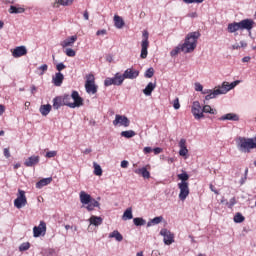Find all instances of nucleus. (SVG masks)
Here are the masks:
<instances>
[{
	"label": "nucleus",
	"instance_id": "1",
	"mask_svg": "<svg viewBox=\"0 0 256 256\" xmlns=\"http://www.w3.org/2000/svg\"><path fill=\"white\" fill-rule=\"evenodd\" d=\"M241 83V80H236L229 84V82H223L221 86H218L214 90L212 89H205L202 90V95L205 96V101H211V99H217L219 95H227L231 89H235L237 85Z\"/></svg>",
	"mask_w": 256,
	"mask_h": 256
},
{
	"label": "nucleus",
	"instance_id": "2",
	"mask_svg": "<svg viewBox=\"0 0 256 256\" xmlns=\"http://www.w3.org/2000/svg\"><path fill=\"white\" fill-rule=\"evenodd\" d=\"M236 147L240 153H251L252 149H256V136L254 138L239 136L236 138Z\"/></svg>",
	"mask_w": 256,
	"mask_h": 256
},
{
	"label": "nucleus",
	"instance_id": "3",
	"mask_svg": "<svg viewBox=\"0 0 256 256\" xmlns=\"http://www.w3.org/2000/svg\"><path fill=\"white\" fill-rule=\"evenodd\" d=\"M201 37L199 32H191L187 34L185 42L182 44L183 53H193L197 48V40Z\"/></svg>",
	"mask_w": 256,
	"mask_h": 256
},
{
	"label": "nucleus",
	"instance_id": "4",
	"mask_svg": "<svg viewBox=\"0 0 256 256\" xmlns=\"http://www.w3.org/2000/svg\"><path fill=\"white\" fill-rule=\"evenodd\" d=\"M85 89L89 95H95L97 93L98 87L95 85V76L93 74L86 76Z\"/></svg>",
	"mask_w": 256,
	"mask_h": 256
},
{
	"label": "nucleus",
	"instance_id": "5",
	"mask_svg": "<svg viewBox=\"0 0 256 256\" xmlns=\"http://www.w3.org/2000/svg\"><path fill=\"white\" fill-rule=\"evenodd\" d=\"M149 49V32L147 30H144L142 33V42H141V59H147L148 51Z\"/></svg>",
	"mask_w": 256,
	"mask_h": 256
},
{
	"label": "nucleus",
	"instance_id": "6",
	"mask_svg": "<svg viewBox=\"0 0 256 256\" xmlns=\"http://www.w3.org/2000/svg\"><path fill=\"white\" fill-rule=\"evenodd\" d=\"M191 113L196 121L205 119V114H203V108L201 107V103H199V101L193 102L191 107Z\"/></svg>",
	"mask_w": 256,
	"mask_h": 256
},
{
	"label": "nucleus",
	"instance_id": "7",
	"mask_svg": "<svg viewBox=\"0 0 256 256\" xmlns=\"http://www.w3.org/2000/svg\"><path fill=\"white\" fill-rule=\"evenodd\" d=\"M27 205V196H25V191L19 189L17 198L14 200V207L16 209H23Z\"/></svg>",
	"mask_w": 256,
	"mask_h": 256
},
{
	"label": "nucleus",
	"instance_id": "8",
	"mask_svg": "<svg viewBox=\"0 0 256 256\" xmlns=\"http://www.w3.org/2000/svg\"><path fill=\"white\" fill-rule=\"evenodd\" d=\"M123 75L121 73H116L114 75V77L110 78H106L104 81V85L105 87H111V85H116V86H120L123 85Z\"/></svg>",
	"mask_w": 256,
	"mask_h": 256
},
{
	"label": "nucleus",
	"instance_id": "9",
	"mask_svg": "<svg viewBox=\"0 0 256 256\" xmlns=\"http://www.w3.org/2000/svg\"><path fill=\"white\" fill-rule=\"evenodd\" d=\"M112 123L114 127H118V125L119 127H129V125H131V121L129 120V118H127V116L119 114L115 115V119Z\"/></svg>",
	"mask_w": 256,
	"mask_h": 256
},
{
	"label": "nucleus",
	"instance_id": "10",
	"mask_svg": "<svg viewBox=\"0 0 256 256\" xmlns=\"http://www.w3.org/2000/svg\"><path fill=\"white\" fill-rule=\"evenodd\" d=\"M160 235L163 237V242L166 245H172V243H175V234H173L168 229L166 228L161 229Z\"/></svg>",
	"mask_w": 256,
	"mask_h": 256
},
{
	"label": "nucleus",
	"instance_id": "11",
	"mask_svg": "<svg viewBox=\"0 0 256 256\" xmlns=\"http://www.w3.org/2000/svg\"><path fill=\"white\" fill-rule=\"evenodd\" d=\"M239 25L240 31H248V33H251L253 27H255V21H253V19L246 18L244 20H241L239 22Z\"/></svg>",
	"mask_w": 256,
	"mask_h": 256
},
{
	"label": "nucleus",
	"instance_id": "12",
	"mask_svg": "<svg viewBox=\"0 0 256 256\" xmlns=\"http://www.w3.org/2000/svg\"><path fill=\"white\" fill-rule=\"evenodd\" d=\"M45 233H47V224L44 221H40V224L33 228V235L34 237H45Z\"/></svg>",
	"mask_w": 256,
	"mask_h": 256
},
{
	"label": "nucleus",
	"instance_id": "13",
	"mask_svg": "<svg viewBox=\"0 0 256 256\" xmlns=\"http://www.w3.org/2000/svg\"><path fill=\"white\" fill-rule=\"evenodd\" d=\"M178 188L180 190L179 199L180 201H185L189 197V183H178Z\"/></svg>",
	"mask_w": 256,
	"mask_h": 256
},
{
	"label": "nucleus",
	"instance_id": "14",
	"mask_svg": "<svg viewBox=\"0 0 256 256\" xmlns=\"http://www.w3.org/2000/svg\"><path fill=\"white\" fill-rule=\"evenodd\" d=\"M70 97L74 101L72 102V104H70V109H75V107L83 106V98L79 96V92L73 91Z\"/></svg>",
	"mask_w": 256,
	"mask_h": 256
},
{
	"label": "nucleus",
	"instance_id": "15",
	"mask_svg": "<svg viewBox=\"0 0 256 256\" xmlns=\"http://www.w3.org/2000/svg\"><path fill=\"white\" fill-rule=\"evenodd\" d=\"M123 80L125 79H137L139 77V71L133 68H128L122 74Z\"/></svg>",
	"mask_w": 256,
	"mask_h": 256
},
{
	"label": "nucleus",
	"instance_id": "16",
	"mask_svg": "<svg viewBox=\"0 0 256 256\" xmlns=\"http://www.w3.org/2000/svg\"><path fill=\"white\" fill-rule=\"evenodd\" d=\"M178 146L180 147L179 155L180 157H187L189 149H187V140L185 138L180 139Z\"/></svg>",
	"mask_w": 256,
	"mask_h": 256
},
{
	"label": "nucleus",
	"instance_id": "17",
	"mask_svg": "<svg viewBox=\"0 0 256 256\" xmlns=\"http://www.w3.org/2000/svg\"><path fill=\"white\" fill-rule=\"evenodd\" d=\"M75 0H54V3H52L53 9H59V7H70V5H73Z\"/></svg>",
	"mask_w": 256,
	"mask_h": 256
},
{
	"label": "nucleus",
	"instance_id": "18",
	"mask_svg": "<svg viewBox=\"0 0 256 256\" xmlns=\"http://www.w3.org/2000/svg\"><path fill=\"white\" fill-rule=\"evenodd\" d=\"M12 55L15 59H18V57H23L24 55H27V47L25 46L16 47L13 50Z\"/></svg>",
	"mask_w": 256,
	"mask_h": 256
},
{
	"label": "nucleus",
	"instance_id": "19",
	"mask_svg": "<svg viewBox=\"0 0 256 256\" xmlns=\"http://www.w3.org/2000/svg\"><path fill=\"white\" fill-rule=\"evenodd\" d=\"M75 41H77V35H73V36L66 38L65 40H63L60 43V45H61V47H63V49H65L67 47H73V45H75Z\"/></svg>",
	"mask_w": 256,
	"mask_h": 256
},
{
	"label": "nucleus",
	"instance_id": "20",
	"mask_svg": "<svg viewBox=\"0 0 256 256\" xmlns=\"http://www.w3.org/2000/svg\"><path fill=\"white\" fill-rule=\"evenodd\" d=\"M40 157L39 156H30L28 159L25 160L24 165L26 167H35V165H37L40 161Z\"/></svg>",
	"mask_w": 256,
	"mask_h": 256
},
{
	"label": "nucleus",
	"instance_id": "21",
	"mask_svg": "<svg viewBox=\"0 0 256 256\" xmlns=\"http://www.w3.org/2000/svg\"><path fill=\"white\" fill-rule=\"evenodd\" d=\"M63 79H65L63 73L57 72L52 78V83L55 85V87H61V85H63Z\"/></svg>",
	"mask_w": 256,
	"mask_h": 256
},
{
	"label": "nucleus",
	"instance_id": "22",
	"mask_svg": "<svg viewBox=\"0 0 256 256\" xmlns=\"http://www.w3.org/2000/svg\"><path fill=\"white\" fill-rule=\"evenodd\" d=\"M93 200L94 198L87 194L85 191L80 192V202L82 203V205H89V203Z\"/></svg>",
	"mask_w": 256,
	"mask_h": 256
},
{
	"label": "nucleus",
	"instance_id": "23",
	"mask_svg": "<svg viewBox=\"0 0 256 256\" xmlns=\"http://www.w3.org/2000/svg\"><path fill=\"white\" fill-rule=\"evenodd\" d=\"M219 121H239V115L235 113H227L218 118Z\"/></svg>",
	"mask_w": 256,
	"mask_h": 256
},
{
	"label": "nucleus",
	"instance_id": "24",
	"mask_svg": "<svg viewBox=\"0 0 256 256\" xmlns=\"http://www.w3.org/2000/svg\"><path fill=\"white\" fill-rule=\"evenodd\" d=\"M53 181V177L43 178L36 183V189H43V187H47V185H51Z\"/></svg>",
	"mask_w": 256,
	"mask_h": 256
},
{
	"label": "nucleus",
	"instance_id": "25",
	"mask_svg": "<svg viewBox=\"0 0 256 256\" xmlns=\"http://www.w3.org/2000/svg\"><path fill=\"white\" fill-rule=\"evenodd\" d=\"M136 175H141L144 179H149L151 177V173L147 170V167H142L134 170Z\"/></svg>",
	"mask_w": 256,
	"mask_h": 256
},
{
	"label": "nucleus",
	"instance_id": "26",
	"mask_svg": "<svg viewBox=\"0 0 256 256\" xmlns=\"http://www.w3.org/2000/svg\"><path fill=\"white\" fill-rule=\"evenodd\" d=\"M228 33H237V31H241V26L239 22H232L228 24L227 27Z\"/></svg>",
	"mask_w": 256,
	"mask_h": 256
},
{
	"label": "nucleus",
	"instance_id": "27",
	"mask_svg": "<svg viewBox=\"0 0 256 256\" xmlns=\"http://www.w3.org/2000/svg\"><path fill=\"white\" fill-rule=\"evenodd\" d=\"M155 87H157V83H155V82L148 83V85L143 90L144 95H146V97L151 96V93H153V91H155Z\"/></svg>",
	"mask_w": 256,
	"mask_h": 256
},
{
	"label": "nucleus",
	"instance_id": "28",
	"mask_svg": "<svg viewBox=\"0 0 256 256\" xmlns=\"http://www.w3.org/2000/svg\"><path fill=\"white\" fill-rule=\"evenodd\" d=\"M99 201H101V197H98L97 200L94 199L90 203L86 204L87 211H93L95 207L99 209V207H101V204L99 203Z\"/></svg>",
	"mask_w": 256,
	"mask_h": 256
},
{
	"label": "nucleus",
	"instance_id": "29",
	"mask_svg": "<svg viewBox=\"0 0 256 256\" xmlns=\"http://www.w3.org/2000/svg\"><path fill=\"white\" fill-rule=\"evenodd\" d=\"M51 109H53L51 104H44L40 106L39 111L43 117H47V115L51 113Z\"/></svg>",
	"mask_w": 256,
	"mask_h": 256
},
{
	"label": "nucleus",
	"instance_id": "30",
	"mask_svg": "<svg viewBox=\"0 0 256 256\" xmlns=\"http://www.w3.org/2000/svg\"><path fill=\"white\" fill-rule=\"evenodd\" d=\"M109 239H115V241H118V243H121L123 241V235L120 231L114 230L108 235Z\"/></svg>",
	"mask_w": 256,
	"mask_h": 256
},
{
	"label": "nucleus",
	"instance_id": "31",
	"mask_svg": "<svg viewBox=\"0 0 256 256\" xmlns=\"http://www.w3.org/2000/svg\"><path fill=\"white\" fill-rule=\"evenodd\" d=\"M114 25H115L116 29H123V27H125V21L123 20V18H121V16L115 15L114 16Z\"/></svg>",
	"mask_w": 256,
	"mask_h": 256
},
{
	"label": "nucleus",
	"instance_id": "32",
	"mask_svg": "<svg viewBox=\"0 0 256 256\" xmlns=\"http://www.w3.org/2000/svg\"><path fill=\"white\" fill-rule=\"evenodd\" d=\"M90 225H94V227H99L103 223V218L100 216H91L89 218Z\"/></svg>",
	"mask_w": 256,
	"mask_h": 256
},
{
	"label": "nucleus",
	"instance_id": "33",
	"mask_svg": "<svg viewBox=\"0 0 256 256\" xmlns=\"http://www.w3.org/2000/svg\"><path fill=\"white\" fill-rule=\"evenodd\" d=\"M65 104H63V98L62 97H56L53 99V109H59L63 107Z\"/></svg>",
	"mask_w": 256,
	"mask_h": 256
},
{
	"label": "nucleus",
	"instance_id": "34",
	"mask_svg": "<svg viewBox=\"0 0 256 256\" xmlns=\"http://www.w3.org/2000/svg\"><path fill=\"white\" fill-rule=\"evenodd\" d=\"M8 11L10 14L18 15L20 13H25V8H21V7H17V6H10Z\"/></svg>",
	"mask_w": 256,
	"mask_h": 256
},
{
	"label": "nucleus",
	"instance_id": "35",
	"mask_svg": "<svg viewBox=\"0 0 256 256\" xmlns=\"http://www.w3.org/2000/svg\"><path fill=\"white\" fill-rule=\"evenodd\" d=\"M202 113H209L210 115H217V109L212 108L210 105H204L202 108Z\"/></svg>",
	"mask_w": 256,
	"mask_h": 256
},
{
	"label": "nucleus",
	"instance_id": "36",
	"mask_svg": "<svg viewBox=\"0 0 256 256\" xmlns=\"http://www.w3.org/2000/svg\"><path fill=\"white\" fill-rule=\"evenodd\" d=\"M122 219L123 221H129L133 219V210L131 208L126 209L122 216Z\"/></svg>",
	"mask_w": 256,
	"mask_h": 256
},
{
	"label": "nucleus",
	"instance_id": "37",
	"mask_svg": "<svg viewBox=\"0 0 256 256\" xmlns=\"http://www.w3.org/2000/svg\"><path fill=\"white\" fill-rule=\"evenodd\" d=\"M94 167V175L97 177H101L103 175V169L101 168V165H99L97 162H93Z\"/></svg>",
	"mask_w": 256,
	"mask_h": 256
},
{
	"label": "nucleus",
	"instance_id": "38",
	"mask_svg": "<svg viewBox=\"0 0 256 256\" xmlns=\"http://www.w3.org/2000/svg\"><path fill=\"white\" fill-rule=\"evenodd\" d=\"M161 221H163L162 216L155 217L147 223V227H153V225H159Z\"/></svg>",
	"mask_w": 256,
	"mask_h": 256
},
{
	"label": "nucleus",
	"instance_id": "39",
	"mask_svg": "<svg viewBox=\"0 0 256 256\" xmlns=\"http://www.w3.org/2000/svg\"><path fill=\"white\" fill-rule=\"evenodd\" d=\"M137 134L133 130H126L121 132V137H125L126 139H131L135 137Z\"/></svg>",
	"mask_w": 256,
	"mask_h": 256
},
{
	"label": "nucleus",
	"instance_id": "40",
	"mask_svg": "<svg viewBox=\"0 0 256 256\" xmlns=\"http://www.w3.org/2000/svg\"><path fill=\"white\" fill-rule=\"evenodd\" d=\"M133 223L134 225H136V227H143V225H145L147 221H145V219L143 218L137 217L133 219Z\"/></svg>",
	"mask_w": 256,
	"mask_h": 256
},
{
	"label": "nucleus",
	"instance_id": "41",
	"mask_svg": "<svg viewBox=\"0 0 256 256\" xmlns=\"http://www.w3.org/2000/svg\"><path fill=\"white\" fill-rule=\"evenodd\" d=\"M178 179L181 181L180 183H189V174L187 172H183L181 174H178Z\"/></svg>",
	"mask_w": 256,
	"mask_h": 256
},
{
	"label": "nucleus",
	"instance_id": "42",
	"mask_svg": "<svg viewBox=\"0 0 256 256\" xmlns=\"http://www.w3.org/2000/svg\"><path fill=\"white\" fill-rule=\"evenodd\" d=\"M62 103L66 105V107H71V105H73V102H71V95H64Z\"/></svg>",
	"mask_w": 256,
	"mask_h": 256
},
{
	"label": "nucleus",
	"instance_id": "43",
	"mask_svg": "<svg viewBox=\"0 0 256 256\" xmlns=\"http://www.w3.org/2000/svg\"><path fill=\"white\" fill-rule=\"evenodd\" d=\"M179 51H183V45H178V46H176V47L170 52L171 57H177V55H179Z\"/></svg>",
	"mask_w": 256,
	"mask_h": 256
},
{
	"label": "nucleus",
	"instance_id": "44",
	"mask_svg": "<svg viewBox=\"0 0 256 256\" xmlns=\"http://www.w3.org/2000/svg\"><path fill=\"white\" fill-rule=\"evenodd\" d=\"M243 221H245V216L239 212L236 213L234 216V223H243Z\"/></svg>",
	"mask_w": 256,
	"mask_h": 256
},
{
	"label": "nucleus",
	"instance_id": "45",
	"mask_svg": "<svg viewBox=\"0 0 256 256\" xmlns=\"http://www.w3.org/2000/svg\"><path fill=\"white\" fill-rule=\"evenodd\" d=\"M48 69H49V66H47V64H43V65L39 66L37 68V71H39L38 75H45V72H47Z\"/></svg>",
	"mask_w": 256,
	"mask_h": 256
},
{
	"label": "nucleus",
	"instance_id": "46",
	"mask_svg": "<svg viewBox=\"0 0 256 256\" xmlns=\"http://www.w3.org/2000/svg\"><path fill=\"white\" fill-rule=\"evenodd\" d=\"M153 75H155V70L153 68H148L144 74V77H146V79H151Z\"/></svg>",
	"mask_w": 256,
	"mask_h": 256
},
{
	"label": "nucleus",
	"instance_id": "47",
	"mask_svg": "<svg viewBox=\"0 0 256 256\" xmlns=\"http://www.w3.org/2000/svg\"><path fill=\"white\" fill-rule=\"evenodd\" d=\"M65 54L67 55V57H75V55H77L73 48H66Z\"/></svg>",
	"mask_w": 256,
	"mask_h": 256
},
{
	"label": "nucleus",
	"instance_id": "48",
	"mask_svg": "<svg viewBox=\"0 0 256 256\" xmlns=\"http://www.w3.org/2000/svg\"><path fill=\"white\" fill-rule=\"evenodd\" d=\"M29 247H31V245L29 244V242L22 243V244L19 246V251H28Z\"/></svg>",
	"mask_w": 256,
	"mask_h": 256
},
{
	"label": "nucleus",
	"instance_id": "49",
	"mask_svg": "<svg viewBox=\"0 0 256 256\" xmlns=\"http://www.w3.org/2000/svg\"><path fill=\"white\" fill-rule=\"evenodd\" d=\"M237 204V200L235 197L231 198L230 201L228 202V207L229 209H233V207Z\"/></svg>",
	"mask_w": 256,
	"mask_h": 256
},
{
	"label": "nucleus",
	"instance_id": "50",
	"mask_svg": "<svg viewBox=\"0 0 256 256\" xmlns=\"http://www.w3.org/2000/svg\"><path fill=\"white\" fill-rule=\"evenodd\" d=\"M173 108L176 110L181 109V104L179 103V98H175V100L173 101Z\"/></svg>",
	"mask_w": 256,
	"mask_h": 256
},
{
	"label": "nucleus",
	"instance_id": "51",
	"mask_svg": "<svg viewBox=\"0 0 256 256\" xmlns=\"http://www.w3.org/2000/svg\"><path fill=\"white\" fill-rule=\"evenodd\" d=\"M46 157H47L48 159H51V158H53V157H57V151H49V152H47V153H46Z\"/></svg>",
	"mask_w": 256,
	"mask_h": 256
},
{
	"label": "nucleus",
	"instance_id": "52",
	"mask_svg": "<svg viewBox=\"0 0 256 256\" xmlns=\"http://www.w3.org/2000/svg\"><path fill=\"white\" fill-rule=\"evenodd\" d=\"M205 0H183L187 5H191L192 3H203Z\"/></svg>",
	"mask_w": 256,
	"mask_h": 256
},
{
	"label": "nucleus",
	"instance_id": "53",
	"mask_svg": "<svg viewBox=\"0 0 256 256\" xmlns=\"http://www.w3.org/2000/svg\"><path fill=\"white\" fill-rule=\"evenodd\" d=\"M195 91H201V93L203 92V85H201V83L196 82L195 83Z\"/></svg>",
	"mask_w": 256,
	"mask_h": 256
},
{
	"label": "nucleus",
	"instance_id": "54",
	"mask_svg": "<svg viewBox=\"0 0 256 256\" xmlns=\"http://www.w3.org/2000/svg\"><path fill=\"white\" fill-rule=\"evenodd\" d=\"M65 64H63V62H61V63H59V64H57L56 65V69H57V71H59V72H61V71H63V69H65Z\"/></svg>",
	"mask_w": 256,
	"mask_h": 256
},
{
	"label": "nucleus",
	"instance_id": "55",
	"mask_svg": "<svg viewBox=\"0 0 256 256\" xmlns=\"http://www.w3.org/2000/svg\"><path fill=\"white\" fill-rule=\"evenodd\" d=\"M122 169H127L129 167V162L127 160H123L121 162Z\"/></svg>",
	"mask_w": 256,
	"mask_h": 256
},
{
	"label": "nucleus",
	"instance_id": "56",
	"mask_svg": "<svg viewBox=\"0 0 256 256\" xmlns=\"http://www.w3.org/2000/svg\"><path fill=\"white\" fill-rule=\"evenodd\" d=\"M155 155H159V153H163V148L156 147L153 149Z\"/></svg>",
	"mask_w": 256,
	"mask_h": 256
},
{
	"label": "nucleus",
	"instance_id": "57",
	"mask_svg": "<svg viewBox=\"0 0 256 256\" xmlns=\"http://www.w3.org/2000/svg\"><path fill=\"white\" fill-rule=\"evenodd\" d=\"M4 156L6 157V159H9V157H11V152H9V148L4 149Z\"/></svg>",
	"mask_w": 256,
	"mask_h": 256
},
{
	"label": "nucleus",
	"instance_id": "58",
	"mask_svg": "<svg viewBox=\"0 0 256 256\" xmlns=\"http://www.w3.org/2000/svg\"><path fill=\"white\" fill-rule=\"evenodd\" d=\"M96 35H107V30H105V29H102V30H98L97 32H96Z\"/></svg>",
	"mask_w": 256,
	"mask_h": 256
},
{
	"label": "nucleus",
	"instance_id": "59",
	"mask_svg": "<svg viewBox=\"0 0 256 256\" xmlns=\"http://www.w3.org/2000/svg\"><path fill=\"white\" fill-rule=\"evenodd\" d=\"M83 17H84L85 21H89V12L87 10L84 11Z\"/></svg>",
	"mask_w": 256,
	"mask_h": 256
},
{
	"label": "nucleus",
	"instance_id": "60",
	"mask_svg": "<svg viewBox=\"0 0 256 256\" xmlns=\"http://www.w3.org/2000/svg\"><path fill=\"white\" fill-rule=\"evenodd\" d=\"M249 61H251V57L249 56H245L244 58H242L243 63H249Z\"/></svg>",
	"mask_w": 256,
	"mask_h": 256
},
{
	"label": "nucleus",
	"instance_id": "61",
	"mask_svg": "<svg viewBox=\"0 0 256 256\" xmlns=\"http://www.w3.org/2000/svg\"><path fill=\"white\" fill-rule=\"evenodd\" d=\"M151 151H153V148H151V147L144 148V153H151Z\"/></svg>",
	"mask_w": 256,
	"mask_h": 256
},
{
	"label": "nucleus",
	"instance_id": "62",
	"mask_svg": "<svg viewBox=\"0 0 256 256\" xmlns=\"http://www.w3.org/2000/svg\"><path fill=\"white\" fill-rule=\"evenodd\" d=\"M245 47H247L246 42H245V41H241V42H240V49H241V48H242V49H245Z\"/></svg>",
	"mask_w": 256,
	"mask_h": 256
},
{
	"label": "nucleus",
	"instance_id": "63",
	"mask_svg": "<svg viewBox=\"0 0 256 256\" xmlns=\"http://www.w3.org/2000/svg\"><path fill=\"white\" fill-rule=\"evenodd\" d=\"M245 181H247V176H244L243 178H241L240 185H245Z\"/></svg>",
	"mask_w": 256,
	"mask_h": 256
},
{
	"label": "nucleus",
	"instance_id": "64",
	"mask_svg": "<svg viewBox=\"0 0 256 256\" xmlns=\"http://www.w3.org/2000/svg\"><path fill=\"white\" fill-rule=\"evenodd\" d=\"M232 49H241V46L238 44V43H236V44H234V45H232Z\"/></svg>",
	"mask_w": 256,
	"mask_h": 256
}]
</instances>
